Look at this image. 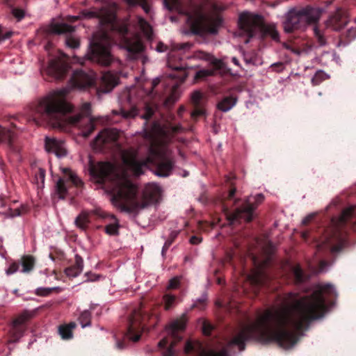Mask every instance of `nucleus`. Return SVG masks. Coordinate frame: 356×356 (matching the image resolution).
I'll return each instance as SVG.
<instances>
[{
  "label": "nucleus",
  "mask_w": 356,
  "mask_h": 356,
  "mask_svg": "<svg viewBox=\"0 0 356 356\" xmlns=\"http://www.w3.org/2000/svg\"><path fill=\"white\" fill-rule=\"evenodd\" d=\"M198 345L197 342H192L191 341H188L186 343L185 347H184V351L186 353H190L192 350L195 348L196 346Z\"/></svg>",
  "instance_id": "45"
},
{
  "label": "nucleus",
  "mask_w": 356,
  "mask_h": 356,
  "mask_svg": "<svg viewBox=\"0 0 356 356\" xmlns=\"http://www.w3.org/2000/svg\"><path fill=\"white\" fill-rule=\"evenodd\" d=\"M19 269V265L17 263L11 264L6 270L7 275H11L16 273Z\"/></svg>",
  "instance_id": "46"
},
{
  "label": "nucleus",
  "mask_w": 356,
  "mask_h": 356,
  "mask_svg": "<svg viewBox=\"0 0 356 356\" xmlns=\"http://www.w3.org/2000/svg\"><path fill=\"white\" fill-rule=\"evenodd\" d=\"M156 50L159 52H163L167 50V47L163 43H159L156 47Z\"/></svg>",
  "instance_id": "52"
},
{
  "label": "nucleus",
  "mask_w": 356,
  "mask_h": 356,
  "mask_svg": "<svg viewBox=\"0 0 356 356\" xmlns=\"http://www.w3.org/2000/svg\"><path fill=\"white\" fill-rule=\"evenodd\" d=\"M56 191L60 198H63L67 193L64 179H59L56 183Z\"/></svg>",
  "instance_id": "35"
},
{
  "label": "nucleus",
  "mask_w": 356,
  "mask_h": 356,
  "mask_svg": "<svg viewBox=\"0 0 356 356\" xmlns=\"http://www.w3.org/2000/svg\"><path fill=\"white\" fill-rule=\"evenodd\" d=\"M22 265V272L29 273L31 271L35 266V258L31 255H25L21 259Z\"/></svg>",
  "instance_id": "26"
},
{
  "label": "nucleus",
  "mask_w": 356,
  "mask_h": 356,
  "mask_svg": "<svg viewBox=\"0 0 356 356\" xmlns=\"http://www.w3.org/2000/svg\"><path fill=\"white\" fill-rule=\"evenodd\" d=\"M180 283V280L179 277H173L172 278L168 284V289H177Z\"/></svg>",
  "instance_id": "43"
},
{
  "label": "nucleus",
  "mask_w": 356,
  "mask_h": 356,
  "mask_svg": "<svg viewBox=\"0 0 356 356\" xmlns=\"http://www.w3.org/2000/svg\"><path fill=\"white\" fill-rule=\"evenodd\" d=\"M47 31L51 33L63 34L72 32L74 27L65 23H60L53 20L49 25Z\"/></svg>",
  "instance_id": "18"
},
{
  "label": "nucleus",
  "mask_w": 356,
  "mask_h": 356,
  "mask_svg": "<svg viewBox=\"0 0 356 356\" xmlns=\"http://www.w3.org/2000/svg\"><path fill=\"white\" fill-rule=\"evenodd\" d=\"M336 296V289L330 284L318 286L309 296L289 293L280 304L267 308L252 323L243 327L229 345H236L242 351L245 341L254 339L262 343L275 342L283 348H290L296 343L299 331L325 314L326 298Z\"/></svg>",
  "instance_id": "1"
},
{
  "label": "nucleus",
  "mask_w": 356,
  "mask_h": 356,
  "mask_svg": "<svg viewBox=\"0 0 356 356\" xmlns=\"http://www.w3.org/2000/svg\"><path fill=\"white\" fill-rule=\"evenodd\" d=\"M13 138V133L10 130L0 126V143H5L10 149H12Z\"/></svg>",
  "instance_id": "24"
},
{
  "label": "nucleus",
  "mask_w": 356,
  "mask_h": 356,
  "mask_svg": "<svg viewBox=\"0 0 356 356\" xmlns=\"http://www.w3.org/2000/svg\"><path fill=\"white\" fill-rule=\"evenodd\" d=\"M355 207H350L344 209L337 220H332L336 231H338L341 226L352 216L354 213Z\"/></svg>",
  "instance_id": "20"
},
{
  "label": "nucleus",
  "mask_w": 356,
  "mask_h": 356,
  "mask_svg": "<svg viewBox=\"0 0 356 356\" xmlns=\"http://www.w3.org/2000/svg\"><path fill=\"white\" fill-rule=\"evenodd\" d=\"M186 325V318L185 316H181L179 318L172 321L168 325L165 327L167 333L170 336L172 341L170 343L169 348L164 353L163 356H172L175 353L173 347L175 344L181 339L179 332H183Z\"/></svg>",
  "instance_id": "10"
},
{
  "label": "nucleus",
  "mask_w": 356,
  "mask_h": 356,
  "mask_svg": "<svg viewBox=\"0 0 356 356\" xmlns=\"http://www.w3.org/2000/svg\"><path fill=\"white\" fill-rule=\"evenodd\" d=\"M271 37L273 40H277L279 39V34L276 31L273 30L271 33Z\"/></svg>",
  "instance_id": "56"
},
{
  "label": "nucleus",
  "mask_w": 356,
  "mask_h": 356,
  "mask_svg": "<svg viewBox=\"0 0 356 356\" xmlns=\"http://www.w3.org/2000/svg\"><path fill=\"white\" fill-rule=\"evenodd\" d=\"M252 261L254 268L248 275V280L254 285L264 284L266 280V275L264 272V268L267 265L268 259L263 261L261 263H259L254 257H252Z\"/></svg>",
  "instance_id": "14"
},
{
  "label": "nucleus",
  "mask_w": 356,
  "mask_h": 356,
  "mask_svg": "<svg viewBox=\"0 0 356 356\" xmlns=\"http://www.w3.org/2000/svg\"><path fill=\"white\" fill-rule=\"evenodd\" d=\"M76 327L74 322L68 324L60 325L58 327V333L61 338L65 340L70 339L73 337V330Z\"/></svg>",
  "instance_id": "21"
},
{
  "label": "nucleus",
  "mask_w": 356,
  "mask_h": 356,
  "mask_svg": "<svg viewBox=\"0 0 356 356\" xmlns=\"http://www.w3.org/2000/svg\"><path fill=\"white\" fill-rule=\"evenodd\" d=\"M143 10H145V13H147L149 12V6H148L147 4H145V3L143 4Z\"/></svg>",
  "instance_id": "61"
},
{
  "label": "nucleus",
  "mask_w": 356,
  "mask_h": 356,
  "mask_svg": "<svg viewBox=\"0 0 356 356\" xmlns=\"http://www.w3.org/2000/svg\"><path fill=\"white\" fill-rule=\"evenodd\" d=\"M88 222V213L86 212L81 213L76 218L75 223L77 227L84 229Z\"/></svg>",
  "instance_id": "31"
},
{
  "label": "nucleus",
  "mask_w": 356,
  "mask_h": 356,
  "mask_svg": "<svg viewBox=\"0 0 356 356\" xmlns=\"http://www.w3.org/2000/svg\"><path fill=\"white\" fill-rule=\"evenodd\" d=\"M138 25L143 33L147 38H150L152 35V28L149 24L142 17H137Z\"/></svg>",
  "instance_id": "28"
},
{
  "label": "nucleus",
  "mask_w": 356,
  "mask_h": 356,
  "mask_svg": "<svg viewBox=\"0 0 356 356\" xmlns=\"http://www.w3.org/2000/svg\"><path fill=\"white\" fill-rule=\"evenodd\" d=\"M61 171L68 179L76 186L81 185V180L77 177L76 173L72 172L70 168H62Z\"/></svg>",
  "instance_id": "29"
},
{
  "label": "nucleus",
  "mask_w": 356,
  "mask_h": 356,
  "mask_svg": "<svg viewBox=\"0 0 356 356\" xmlns=\"http://www.w3.org/2000/svg\"><path fill=\"white\" fill-rule=\"evenodd\" d=\"M45 149L58 157H63L67 154L65 143L62 140L54 138L47 137L45 138Z\"/></svg>",
  "instance_id": "17"
},
{
  "label": "nucleus",
  "mask_w": 356,
  "mask_h": 356,
  "mask_svg": "<svg viewBox=\"0 0 356 356\" xmlns=\"http://www.w3.org/2000/svg\"><path fill=\"white\" fill-rule=\"evenodd\" d=\"M154 111L149 106H147L145 108V113L143 115V118L145 119H149L153 115Z\"/></svg>",
  "instance_id": "49"
},
{
  "label": "nucleus",
  "mask_w": 356,
  "mask_h": 356,
  "mask_svg": "<svg viewBox=\"0 0 356 356\" xmlns=\"http://www.w3.org/2000/svg\"><path fill=\"white\" fill-rule=\"evenodd\" d=\"M116 5L112 3L106 8L98 10L96 8L83 10L77 16H68L67 20L75 22L79 19H99L102 26L111 29L120 38V47L125 49L129 54L140 53L143 50V45L139 35L131 32V25L127 23H120L115 19Z\"/></svg>",
  "instance_id": "5"
},
{
  "label": "nucleus",
  "mask_w": 356,
  "mask_h": 356,
  "mask_svg": "<svg viewBox=\"0 0 356 356\" xmlns=\"http://www.w3.org/2000/svg\"><path fill=\"white\" fill-rule=\"evenodd\" d=\"M213 73H214L213 70H202L198 71L196 73V74L195 76V79H199L204 78V77L212 75Z\"/></svg>",
  "instance_id": "39"
},
{
  "label": "nucleus",
  "mask_w": 356,
  "mask_h": 356,
  "mask_svg": "<svg viewBox=\"0 0 356 356\" xmlns=\"http://www.w3.org/2000/svg\"><path fill=\"white\" fill-rule=\"evenodd\" d=\"M164 308L166 310L170 309L175 306L177 297L171 294H165L163 298Z\"/></svg>",
  "instance_id": "32"
},
{
  "label": "nucleus",
  "mask_w": 356,
  "mask_h": 356,
  "mask_svg": "<svg viewBox=\"0 0 356 356\" xmlns=\"http://www.w3.org/2000/svg\"><path fill=\"white\" fill-rule=\"evenodd\" d=\"M79 322L82 326V327H86L90 325V313L87 311H85L81 313L79 317Z\"/></svg>",
  "instance_id": "36"
},
{
  "label": "nucleus",
  "mask_w": 356,
  "mask_h": 356,
  "mask_svg": "<svg viewBox=\"0 0 356 356\" xmlns=\"http://www.w3.org/2000/svg\"><path fill=\"white\" fill-rule=\"evenodd\" d=\"M38 171H39L40 176L41 179H42V181H43V180H44V177H45V171H44V170L41 169V168H40V169L38 170Z\"/></svg>",
  "instance_id": "57"
},
{
  "label": "nucleus",
  "mask_w": 356,
  "mask_h": 356,
  "mask_svg": "<svg viewBox=\"0 0 356 356\" xmlns=\"http://www.w3.org/2000/svg\"><path fill=\"white\" fill-rule=\"evenodd\" d=\"M193 57L197 59L207 60L214 65H218V60H216L211 54L202 51H197L194 52Z\"/></svg>",
  "instance_id": "27"
},
{
  "label": "nucleus",
  "mask_w": 356,
  "mask_h": 356,
  "mask_svg": "<svg viewBox=\"0 0 356 356\" xmlns=\"http://www.w3.org/2000/svg\"><path fill=\"white\" fill-rule=\"evenodd\" d=\"M20 213H20V211H19L18 209H15V212H14V213H10V216L11 217H15V216H19V215H20Z\"/></svg>",
  "instance_id": "58"
},
{
  "label": "nucleus",
  "mask_w": 356,
  "mask_h": 356,
  "mask_svg": "<svg viewBox=\"0 0 356 356\" xmlns=\"http://www.w3.org/2000/svg\"><path fill=\"white\" fill-rule=\"evenodd\" d=\"M184 111H185V108H184V106H181V107H179V111H178V114H179V115H181V113H182Z\"/></svg>",
  "instance_id": "64"
},
{
  "label": "nucleus",
  "mask_w": 356,
  "mask_h": 356,
  "mask_svg": "<svg viewBox=\"0 0 356 356\" xmlns=\"http://www.w3.org/2000/svg\"><path fill=\"white\" fill-rule=\"evenodd\" d=\"M113 222L106 226V232L109 235H117L118 234L119 223L114 216H111Z\"/></svg>",
  "instance_id": "30"
},
{
  "label": "nucleus",
  "mask_w": 356,
  "mask_h": 356,
  "mask_svg": "<svg viewBox=\"0 0 356 356\" xmlns=\"http://www.w3.org/2000/svg\"><path fill=\"white\" fill-rule=\"evenodd\" d=\"M264 251L266 254H270L273 252V247L271 245H270L267 249H264Z\"/></svg>",
  "instance_id": "59"
},
{
  "label": "nucleus",
  "mask_w": 356,
  "mask_h": 356,
  "mask_svg": "<svg viewBox=\"0 0 356 356\" xmlns=\"http://www.w3.org/2000/svg\"><path fill=\"white\" fill-rule=\"evenodd\" d=\"M204 114V111L202 109H195L192 113H191V116L192 118H195L197 116H200V115H202Z\"/></svg>",
  "instance_id": "51"
},
{
  "label": "nucleus",
  "mask_w": 356,
  "mask_h": 356,
  "mask_svg": "<svg viewBox=\"0 0 356 356\" xmlns=\"http://www.w3.org/2000/svg\"><path fill=\"white\" fill-rule=\"evenodd\" d=\"M33 316V312L24 311L17 316L12 322L8 343H15L24 335V324Z\"/></svg>",
  "instance_id": "11"
},
{
  "label": "nucleus",
  "mask_w": 356,
  "mask_h": 356,
  "mask_svg": "<svg viewBox=\"0 0 356 356\" xmlns=\"http://www.w3.org/2000/svg\"><path fill=\"white\" fill-rule=\"evenodd\" d=\"M95 76L92 72L86 73L81 70L73 73L70 82L72 85L79 89H83L93 85Z\"/></svg>",
  "instance_id": "16"
},
{
  "label": "nucleus",
  "mask_w": 356,
  "mask_h": 356,
  "mask_svg": "<svg viewBox=\"0 0 356 356\" xmlns=\"http://www.w3.org/2000/svg\"><path fill=\"white\" fill-rule=\"evenodd\" d=\"M58 287H51V288H46V287H39L37 288L35 291V295L38 296L45 297L48 296L51 293L52 291L58 290Z\"/></svg>",
  "instance_id": "34"
},
{
  "label": "nucleus",
  "mask_w": 356,
  "mask_h": 356,
  "mask_svg": "<svg viewBox=\"0 0 356 356\" xmlns=\"http://www.w3.org/2000/svg\"><path fill=\"white\" fill-rule=\"evenodd\" d=\"M264 200V196L262 194L248 197L244 207L236 209L234 213L227 216L228 220L231 224L235 221L250 222L253 218L254 209Z\"/></svg>",
  "instance_id": "8"
},
{
  "label": "nucleus",
  "mask_w": 356,
  "mask_h": 356,
  "mask_svg": "<svg viewBox=\"0 0 356 356\" xmlns=\"http://www.w3.org/2000/svg\"><path fill=\"white\" fill-rule=\"evenodd\" d=\"M120 114L125 118H134L138 114V111L135 107H133L128 111L121 110Z\"/></svg>",
  "instance_id": "40"
},
{
  "label": "nucleus",
  "mask_w": 356,
  "mask_h": 356,
  "mask_svg": "<svg viewBox=\"0 0 356 356\" xmlns=\"http://www.w3.org/2000/svg\"><path fill=\"white\" fill-rule=\"evenodd\" d=\"M202 99V94L200 91H194L191 94V101L195 105H198Z\"/></svg>",
  "instance_id": "41"
},
{
  "label": "nucleus",
  "mask_w": 356,
  "mask_h": 356,
  "mask_svg": "<svg viewBox=\"0 0 356 356\" xmlns=\"http://www.w3.org/2000/svg\"><path fill=\"white\" fill-rule=\"evenodd\" d=\"M320 17L321 11L317 8H307L300 11L293 9L286 15L284 29L286 32L289 33L298 29L301 24H315Z\"/></svg>",
  "instance_id": "7"
},
{
  "label": "nucleus",
  "mask_w": 356,
  "mask_h": 356,
  "mask_svg": "<svg viewBox=\"0 0 356 356\" xmlns=\"http://www.w3.org/2000/svg\"><path fill=\"white\" fill-rule=\"evenodd\" d=\"M119 132L115 129H106L99 133L91 146L95 150H101L106 145L118 140Z\"/></svg>",
  "instance_id": "13"
},
{
  "label": "nucleus",
  "mask_w": 356,
  "mask_h": 356,
  "mask_svg": "<svg viewBox=\"0 0 356 356\" xmlns=\"http://www.w3.org/2000/svg\"><path fill=\"white\" fill-rule=\"evenodd\" d=\"M313 29H314V34H315L316 37L318 38L320 44L321 45L325 44V40L323 37V35L321 33V31L318 30V29L317 28V26L316 25L314 26Z\"/></svg>",
  "instance_id": "42"
},
{
  "label": "nucleus",
  "mask_w": 356,
  "mask_h": 356,
  "mask_svg": "<svg viewBox=\"0 0 356 356\" xmlns=\"http://www.w3.org/2000/svg\"><path fill=\"white\" fill-rule=\"evenodd\" d=\"M12 13L18 20L22 19L24 17V12L22 9L15 8L13 10Z\"/></svg>",
  "instance_id": "47"
},
{
  "label": "nucleus",
  "mask_w": 356,
  "mask_h": 356,
  "mask_svg": "<svg viewBox=\"0 0 356 356\" xmlns=\"http://www.w3.org/2000/svg\"><path fill=\"white\" fill-rule=\"evenodd\" d=\"M201 241V239L197 236H192L190 239V242L193 244H198Z\"/></svg>",
  "instance_id": "54"
},
{
  "label": "nucleus",
  "mask_w": 356,
  "mask_h": 356,
  "mask_svg": "<svg viewBox=\"0 0 356 356\" xmlns=\"http://www.w3.org/2000/svg\"><path fill=\"white\" fill-rule=\"evenodd\" d=\"M142 319L141 310H135L129 320V325L126 334V338L134 342H136L140 339V334L143 330Z\"/></svg>",
  "instance_id": "12"
},
{
  "label": "nucleus",
  "mask_w": 356,
  "mask_h": 356,
  "mask_svg": "<svg viewBox=\"0 0 356 356\" xmlns=\"http://www.w3.org/2000/svg\"><path fill=\"white\" fill-rule=\"evenodd\" d=\"M83 270V260L76 257V264L74 266L68 267L65 269V273L67 276L75 277L78 276Z\"/></svg>",
  "instance_id": "23"
},
{
  "label": "nucleus",
  "mask_w": 356,
  "mask_h": 356,
  "mask_svg": "<svg viewBox=\"0 0 356 356\" xmlns=\"http://www.w3.org/2000/svg\"><path fill=\"white\" fill-rule=\"evenodd\" d=\"M329 76L323 71L319 70L316 72L312 79V83L314 86L320 84L323 81L328 79Z\"/></svg>",
  "instance_id": "33"
},
{
  "label": "nucleus",
  "mask_w": 356,
  "mask_h": 356,
  "mask_svg": "<svg viewBox=\"0 0 356 356\" xmlns=\"http://www.w3.org/2000/svg\"><path fill=\"white\" fill-rule=\"evenodd\" d=\"M236 102V99L233 97H227L222 99L218 104V108L219 110L227 112L229 111Z\"/></svg>",
  "instance_id": "25"
},
{
  "label": "nucleus",
  "mask_w": 356,
  "mask_h": 356,
  "mask_svg": "<svg viewBox=\"0 0 356 356\" xmlns=\"http://www.w3.org/2000/svg\"><path fill=\"white\" fill-rule=\"evenodd\" d=\"M211 329H212V327L209 324H207L206 323H204V325H203V332H204V334H209L210 332H211Z\"/></svg>",
  "instance_id": "50"
},
{
  "label": "nucleus",
  "mask_w": 356,
  "mask_h": 356,
  "mask_svg": "<svg viewBox=\"0 0 356 356\" xmlns=\"http://www.w3.org/2000/svg\"><path fill=\"white\" fill-rule=\"evenodd\" d=\"M159 83V79L156 78L153 80L152 81V87L154 88L156 85H158Z\"/></svg>",
  "instance_id": "60"
},
{
  "label": "nucleus",
  "mask_w": 356,
  "mask_h": 356,
  "mask_svg": "<svg viewBox=\"0 0 356 356\" xmlns=\"http://www.w3.org/2000/svg\"><path fill=\"white\" fill-rule=\"evenodd\" d=\"M62 56L63 58L51 60L47 69V74L56 79H62L65 75L68 68L64 59L65 55L62 54Z\"/></svg>",
  "instance_id": "15"
},
{
  "label": "nucleus",
  "mask_w": 356,
  "mask_h": 356,
  "mask_svg": "<svg viewBox=\"0 0 356 356\" xmlns=\"http://www.w3.org/2000/svg\"><path fill=\"white\" fill-rule=\"evenodd\" d=\"M345 24L346 22L342 19L341 14L339 12H337L327 21L326 26L334 30H339Z\"/></svg>",
  "instance_id": "22"
},
{
  "label": "nucleus",
  "mask_w": 356,
  "mask_h": 356,
  "mask_svg": "<svg viewBox=\"0 0 356 356\" xmlns=\"http://www.w3.org/2000/svg\"><path fill=\"white\" fill-rule=\"evenodd\" d=\"M149 154L145 161L138 157V152L132 149L121 153L123 169L120 171L109 162L99 163L95 168V174L100 181H111L113 205L122 211L138 212L158 201L161 189L156 184H147L141 195L137 186L130 180L131 176H138L144 172L148 164L156 167L155 174L160 177L168 176L174 166L171 152L166 146L169 137L159 124H154L151 133Z\"/></svg>",
  "instance_id": "2"
},
{
  "label": "nucleus",
  "mask_w": 356,
  "mask_h": 356,
  "mask_svg": "<svg viewBox=\"0 0 356 356\" xmlns=\"http://www.w3.org/2000/svg\"><path fill=\"white\" fill-rule=\"evenodd\" d=\"M235 191H236L235 188L230 191L229 194V198H232L234 195Z\"/></svg>",
  "instance_id": "63"
},
{
  "label": "nucleus",
  "mask_w": 356,
  "mask_h": 356,
  "mask_svg": "<svg viewBox=\"0 0 356 356\" xmlns=\"http://www.w3.org/2000/svg\"><path fill=\"white\" fill-rule=\"evenodd\" d=\"M111 34L99 31L92 36L90 46V52L87 54L88 59L102 65H109L113 60L111 54Z\"/></svg>",
  "instance_id": "6"
},
{
  "label": "nucleus",
  "mask_w": 356,
  "mask_h": 356,
  "mask_svg": "<svg viewBox=\"0 0 356 356\" xmlns=\"http://www.w3.org/2000/svg\"><path fill=\"white\" fill-rule=\"evenodd\" d=\"M261 19L257 15L249 13H242L238 19L239 37H245L244 43L249 42L255 33L259 29Z\"/></svg>",
  "instance_id": "9"
},
{
  "label": "nucleus",
  "mask_w": 356,
  "mask_h": 356,
  "mask_svg": "<svg viewBox=\"0 0 356 356\" xmlns=\"http://www.w3.org/2000/svg\"><path fill=\"white\" fill-rule=\"evenodd\" d=\"M86 281H90L94 282L98 280L99 276L96 274L92 273H86Z\"/></svg>",
  "instance_id": "48"
},
{
  "label": "nucleus",
  "mask_w": 356,
  "mask_h": 356,
  "mask_svg": "<svg viewBox=\"0 0 356 356\" xmlns=\"http://www.w3.org/2000/svg\"><path fill=\"white\" fill-rule=\"evenodd\" d=\"M202 356H227V352L225 350H222L218 353H215L214 351L210 350L204 353Z\"/></svg>",
  "instance_id": "44"
},
{
  "label": "nucleus",
  "mask_w": 356,
  "mask_h": 356,
  "mask_svg": "<svg viewBox=\"0 0 356 356\" xmlns=\"http://www.w3.org/2000/svg\"><path fill=\"white\" fill-rule=\"evenodd\" d=\"M314 216V214H309L307 216H306L302 221V223L303 225L307 224Z\"/></svg>",
  "instance_id": "53"
},
{
  "label": "nucleus",
  "mask_w": 356,
  "mask_h": 356,
  "mask_svg": "<svg viewBox=\"0 0 356 356\" xmlns=\"http://www.w3.org/2000/svg\"><path fill=\"white\" fill-rule=\"evenodd\" d=\"M232 60L234 63V65H236L237 66L239 65V61H238V60L236 57H233L232 58Z\"/></svg>",
  "instance_id": "62"
},
{
  "label": "nucleus",
  "mask_w": 356,
  "mask_h": 356,
  "mask_svg": "<svg viewBox=\"0 0 356 356\" xmlns=\"http://www.w3.org/2000/svg\"><path fill=\"white\" fill-rule=\"evenodd\" d=\"M102 82L106 86V89L103 90L104 92H110L118 83V76L111 72H106L103 74L102 77Z\"/></svg>",
  "instance_id": "19"
},
{
  "label": "nucleus",
  "mask_w": 356,
  "mask_h": 356,
  "mask_svg": "<svg viewBox=\"0 0 356 356\" xmlns=\"http://www.w3.org/2000/svg\"><path fill=\"white\" fill-rule=\"evenodd\" d=\"M169 342V340L168 338H164L159 343V346L160 347H164Z\"/></svg>",
  "instance_id": "55"
},
{
  "label": "nucleus",
  "mask_w": 356,
  "mask_h": 356,
  "mask_svg": "<svg viewBox=\"0 0 356 356\" xmlns=\"http://www.w3.org/2000/svg\"><path fill=\"white\" fill-rule=\"evenodd\" d=\"M170 10H175L186 17V22L193 33H216L221 25L222 19L216 13H207L209 8L220 10L216 4L209 1L206 4L196 5L192 0H164Z\"/></svg>",
  "instance_id": "4"
},
{
  "label": "nucleus",
  "mask_w": 356,
  "mask_h": 356,
  "mask_svg": "<svg viewBox=\"0 0 356 356\" xmlns=\"http://www.w3.org/2000/svg\"><path fill=\"white\" fill-rule=\"evenodd\" d=\"M293 274L296 278V280L300 282L303 280V273L299 265H296L291 268Z\"/></svg>",
  "instance_id": "38"
},
{
  "label": "nucleus",
  "mask_w": 356,
  "mask_h": 356,
  "mask_svg": "<svg viewBox=\"0 0 356 356\" xmlns=\"http://www.w3.org/2000/svg\"><path fill=\"white\" fill-rule=\"evenodd\" d=\"M65 44L68 47L72 49H77L79 47L80 42L78 38L76 37H67L65 40Z\"/></svg>",
  "instance_id": "37"
},
{
  "label": "nucleus",
  "mask_w": 356,
  "mask_h": 356,
  "mask_svg": "<svg viewBox=\"0 0 356 356\" xmlns=\"http://www.w3.org/2000/svg\"><path fill=\"white\" fill-rule=\"evenodd\" d=\"M67 89L63 88L50 92L39 99L34 106L33 112L42 120H47L53 127H61L66 124L78 127L81 135L88 137L95 129L94 120L88 116L90 104L86 102L82 104L81 113L72 117L63 118L72 111V106L67 102Z\"/></svg>",
  "instance_id": "3"
}]
</instances>
